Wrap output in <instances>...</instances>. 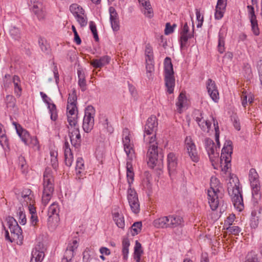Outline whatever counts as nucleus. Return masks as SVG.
I'll list each match as a JSON object with an SVG mask.
<instances>
[{"label":"nucleus","mask_w":262,"mask_h":262,"mask_svg":"<svg viewBox=\"0 0 262 262\" xmlns=\"http://www.w3.org/2000/svg\"><path fill=\"white\" fill-rule=\"evenodd\" d=\"M192 33L189 31V27L187 24L185 23L180 32L179 41L181 48H184L186 47L188 39L192 38Z\"/></svg>","instance_id":"nucleus-20"},{"label":"nucleus","mask_w":262,"mask_h":262,"mask_svg":"<svg viewBox=\"0 0 262 262\" xmlns=\"http://www.w3.org/2000/svg\"><path fill=\"white\" fill-rule=\"evenodd\" d=\"M176 27L175 25L171 26L169 23H167L165 29V34L166 35H169L172 33L174 31V28Z\"/></svg>","instance_id":"nucleus-63"},{"label":"nucleus","mask_w":262,"mask_h":262,"mask_svg":"<svg viewBox=\"0 0 262 262\" xmlns=\"http://www.w3.org/2000/svg\"><path fill=\"white\" fill-rule=\"evenodd\" d=\"M249 179L250 183V186L260 184L259 181V176L256 170L254 168L250 169L249 171Z\"/></svg>","instance_id":"nucleus-43"},{"label":"nucleus","mask_w":262,"mask_h":262,"mask_svg":"<svg viewBox=\"0 0 262 262\" xmlns=\"http://www.w3.org/2000/svg\"><path fill=\"white\" fill-rule=\"evenodd\" d=\"M168 216H162L154 220V226L157 228H169Z\"/></svg>","instance_id":"nucleus-38"},{"label":"nucleus","mask_w":262,"mask_h":262,"mask_svg":"<svg viewBox=\"0 0 262 262\" xmlns=\"http://www.w3.org/2000/svg\"><path fill=\"white\" fill-rule=\"evenodd\" d=\"M221 184L215 177L210 178V188L208 190V199L210 207L212 210H215L219 206L220 200L218 193L220 192Z\"/></svg>","instance_id":"nucleus-7"},{"label":"nucleus","mask_w":262,"mask_h":262,"mask_svg":"<svg viewBox=\"0 0 262 262\" xmlns=\"http://www.w3.org/2000/svg\"><path fill=\"white\" fill-rule=\"evenodd\" d=\"M12 124L15 126L16 132L21 140L27 145L31 143L32 139L29 133L26 130L23 129L17 122H13Z\"/></svg>","instance_id":"nucleus-25"},{"label":"nucleus","mask_w":262,"mask_h":262,"mask_svg":"<svg viewBox=\"0 0 262 262\" xmlns=\"http://www.w3.org/2000/svg\"><path fill=\"white\" fill-rule=\"evenodd\" d=\"M43 190L42 196V203L44 206L48 204L54 191V177L51 169L46 168L43 176Z\"/></svg>","instance_id":"nucleus-5"},{"label":"nucleus","mask_w":262,"mask_h":262,"mask_svg":"<svg viewBox=\"0 0 262 262\" xmlns=\"http://www.w3.org/2000/svg\"><path fill=\"white\" fill-rule=\"evenodd\" d=\"M187 105V100L186 96L182 93H180L176 103L177 111L179 113H181L183 110L186 107Z\"/></svg>","instance_id":"nucleus-35"},{"label":"nucleus","mask_w":262,"mask_h":262,"mask_svg":"<svg viewBox=\"0 0 262 262\" xmlns=\"http://www.w3.org/2000/svg\"><path fill=\"white\" fill-rule=\"evenodd\" d=\"M167 163L169 169L174 170L177 165V157L173 152L167 155Z\"/></svg>","instance_id":"nucleus-44"},{"label":"nucleus","mask_w":262,"mask_h":262,"mask_svg":"<svg viewBox=\"0 0 262 262\" xmlns=\"http://www.w3.org/2000/svg\"><path fill=\"white\" fill-rule=\"evenodd\" d=\"M89 27L91 31H92L94 38L96 41H98L99 37L97 34L96 26L95 24L93 21H90L89 24Z\"/></svg>","instance_id":"nucleus-59"},{"label":"nucleus","mask_w":262,"mask_h":262,"mask_svg":"<svg viewBox=\"0 0 262 262\" xmlns=\"http://www.w3.org/2000/svg\"><path fill=\"white\" fill-rule=\"evenodd\" d=\"M77 74L78 78V85L82 91H84L86 89L84 73L82 70H78Z\"/></svg>","instance_id":"nucleus-45"},{"label":"nucleus","mask_w":262,"mask_h":262,"mask_svg":"<svg viewBox=\"0 0 262 262\" xmlns=\"http://www.w3.org/2000/svg\"><path fill=\"white\" fill-rule=\"evenodd\" d=\"M109 13L112 28L114 31H118L120 29V23L118 13L113 7H110Z\"/></svg>","instance_id":"nucleus-26"},{"label":"nucleus","mask_w":262,"mask_h":262,"mask_svg":"<svg viewBox=\"0 0 262 262\" xmlns=\"http://www.w3.org/2000/svg\"><path fill=\"white\" fill-rule=\"evenodd\" d=\"M232 150L231 141H226L222 148L220 157V166L222 170L225 172H226L231 167Z\"/></svg>","instance_id":"nucleus-9"},{"label":"nucleus","mask_w":262,"mask_h":262,"mask_svg":"<svg viewBox=\"0 0 262 262\" xmlns=\"http://www.w3.org/2000/svg\"><path fill=\"white\" fill-rule=\"evenodd\" d=\"M78 245V242L76 239L73 240L71 242H70L68 244L64 254H67L69 257H74L75 254V251H76Z\"/></svg>","instance_id":"nucleus-39"},{"label":"nucleus","mask_w":262,"mask_h":262,"mask_svg":"<svg viewBox=\"0 0 262 262\" xmlns=\"http://www.w3.org/2000/svg\"><path fill=\"white\" fill-rule=\"evenodd\" d=\"M22 197L24 199L23 204L28 207L31 214L30 220L33 221V194L30 189H25L22 192Z\"/></svg>","instance_id":"nucleus-22"},{"label":"nucleus","mask_w":262,"mask_h":262,"mask_svg":"<svg viewBox=\"0 0 262 262\" xmlns=\"http://www.w3.org/2000/svg\"><path fill=\"white\" fill-rule=\"evenodd\" d=\"M235 216L234 214H231L229 215L227 219L225 221V225L231 226L234 221Z\"/></svg>","instance_id":"nucleus-64"},{"label":"nucleus","mask_w":262,"mask_h":262,"mask_svg":"<svg viewBox=\"0 0 262 262\" xmlns=\"http://www.w3.org/2000/svg\"><path fill=\"white\" fill-rule=\"evenodd\" d=\"M59 216H48V226L51 231L55 230L59 224Z\"/></svg>","instance_id":"nucleus-42"},{"label":"nucleus","mask_w":262,"mask_h":262,"mask_svg":"<svg viewBox=\"0 0 262 262\" xmlns=\"http://www.w3.org/2000/svg\"><path fill=\"white\" fill-rule=\"evenodd\" d=\"M70 11L81 27L87 25L88 18L84 10L77 4H72L69 8Z\"/></svg>","instance_id":"nucleus-11"},{"label":"nucleus","mask_w":262,"mask_h":262,"mask_svg":"<svg viewBox=\"0 0 262 262\" xmlns=\"http://www.w3.org/2000/svg\"><path fill=\"white\" fill-rule=\"evenodd\" d=\"M227 0H217L215 8L214 17L216 19H221L224 16Z\"/></svg>","instance_id":"nucleus-30"},{"label":"nucleus","mask_w":262,"mask_h":262,"mask_svg":"<svg viewBox=\"0 0 262 262\" xmlns=\"http://www.w3.org/2000/svg\"><path fill=\"white\" fill-rule=\"evenodd\" d=\"M18 165L20 167L21 172L25 173L27 170V166L24 157L20 156L18 157Z\"/></svg>","instance_id":"nucleus-57"},{"label":"nucleus","mask_w":262,"mask_h":262,"mask_svg":"<svg viewBox=\"0 0 262 262\" xmlns=\"http://www.w3.org/2000/svg\"><path fill=\"white\" fill-rule=\"evenodd\" d=\"M143 188L146 190V191H148V192H150L152 190V184L148 180V179L146 178L144 179L142 183Z\"/></svg>","instance_id":"nucleus-60"},{"label":"nucleus","mask_w":262,"mask_h":262,"mask_svg":"<svg viewBox=\"0 0 262 262\" xmlns=\"http://www.w3.org/2000/svg\"><path fill=\"white\" fill-rule=\"evenodd\" d=\"M111 59V57L108 55L103 56L99 59H93L91 62V64L95 68H100L108 64Z\"/></svg>","instance_id":"nucleus-33"},{"label":"nucleus","mask_w":262,"mask_h":262,"mask_svg":"<svg viewBox=\"0 0 262 262\" xmlns=\"http://www.w3.org/2000/svg\"><path fill=\"white\" fill-rule=\"evenodd\" d=\"M6 222L7 228L3 225L5 239L11 243L16 242L17 244L19 243L21 244L23 239L22 230L17 222L11 216L7 217Z\"/></svg>","instance_id":"nucleus-2"},{"label":"nucleus","mask_w":262,"mask_h":262,"mask_svg":"<svg viewBox=\"0 0 262 262\" xmlns=\"http://www.w3.org/2000/svg\"><path fill=\"white\" fill-rule=\"evenodd\" d=\"M77 95L75 91L69 94L66 108V116L70 125H75L78 122V110L77 106Z\"/></svg>","instance_id":"nucleus-4"},{"label":"nucleus","mask_w":262,"mask_h":262,"mask_svg":"<svg viewBox=\"0 0 262 262\" xmlns=\"http://www.w3.org/2000/svg\"><path fill=\"white\" fill-rule=\"evenodd\" d=\"M148 146L147 158V164L149 167L153 168L156 165L158 159V146L156 141L152 143H145Z\"/></svg>","instance_id":"nucleus-14"},{"label":"nucleus","mask_w":262,"mask_h":262,"mask_svg":"<svg viewBox=\"0 0 262 262\" xmlns=\"http://www.w3.org/2000/svg\"><path fill=\"white\" fill-rule=\"evenodd\" d=\"M139 4L142 6V11L144 15L148 18H151L154 16L153 10L149 0H138Z\"/></svg>","instance_id":"nucleus-31"},{"label":"nucleus","mask_w":262,"mask_h":262,"mask_svg":"<svg viewBox=\"0 0 262 262\" xmlns=\"http://www.w3.org/2000/svg\"><path fill=\"white\" fill-rule=\"evenodd\" d=\"M33 7L34 13L36 15L37 18L39 20L44 19L46 15V11L43 1L41 0L34 2Z\"/></svg>","instance_id":"nucleus-24"},{"label":"nucleus","mask_w":262,"mask_h":262,"mask_svg":"<svg viewBox=\"0 0 262 262\" xmlns=\"http://www.w3.org/2000/svg\"><path fill=\"white\" fill-rule=\"evenodd\" d=\"M227 34V29L222 27L218 34V45L217 49L220 53H223L225 51V39Z\"/></svg>","instance_id":"nucleus-29"},{"label":"nucleus","mask_w":262,"mask_h":262,"mask_svg":"<svg viewBox=\"0 0 262 262\" xmlns=\"http://www.w3.org/2000/svg\"><path fill=\"white\" fill-rule=\"evenodd\" d=\"M169 228H175L181 226L183 223V218L177 215H168Z\"/></svg>","instance_id":"nucleus-37"},{"label":"nucleus","mask_w":262,"mask_h":262,"mask_svg":"<svg viewBox=\"0 0 262 262\" xmlns=\"http://www.w3.org/2000/svg\"><path fill=\"white\" fill-rule=\"evenodd\" d=\"M193 118L202 131L209 133L212 123L209 120L204 118L202 111L199 110H195L193 113Z\"/></svg>","instance_id":"nucleus-15"},{"label":"nucleus","mask_w":262,"mask_h":262,"mask_svg":"<svg viewBox=\"0 0 262 262\" xmlns=\"http://www.w3.org/2000/svg\"><path fill=\"white\" fill-rule=\"evenodd\" d=\"M158 126V121L155 116L148 118L144 127V141L152 143L156 140V131Z\"/></svg>","instance_id":"nucleus-8"},{"label":"nucleus","mask_w":262,"mask_h":262,"mask_svg":"<svg viewBox=\"0 0 262 262\" xmlns=\"http://www.w3.org/2000/svg\"><path fill=\"white\" fill-rule=\"evenodd\" d=\"M130 245L129 241L127 238H123L122 241V255L123 258L126 259L128 257L129 247Z\"/></svg>","instance_id":"nucleus-52"},{"label":"nucleus","mask_w":262,"mask_h":262,"mask_svg":"<svg viewBox=\"0 0 262 262\" xmlns=\"http://www.w3.org/2000/svg\"><path fill=\"white\" fill-rule=\"evenodd\" d=\"M6 101L7 107H13L14 105L15 98L11 95L7 96Z\"/></svg>","instance_id":"nucleus-62"},{"label":"nucleus","mask_w":262,"mask_h":262,"mask_svg":"<svg viewBox=\"0 0 262 262\" xmlns=\"http://www.w3.org/2000/svg\"><path fill=\"white\" fill-rule=\"evenodd\" d=\"M84 262H99L98 256L92 248H86L83 253Z\"/></svg>","instance_id":"nucleus-28"},{"label":"nucleus","mask_w":262,"mask_h":262,"mask_svg":"<svg viewBox=\"0 0 262 262\" xmlns=\"http://www.w3.org/2000/svg\"><path fill=\"white\" fill-rule=\"evenodd\" d=\"M227 189L235 208L239 212L243 210L244 205L242 188L239 186L238 178L233 174H230L229 182L227 184Z\"/></svg>","instance_id":"nucleus-1"},{"label":"nucleus","mask_w":262,"mask_h":262,"mask_svg":"<svg viewBox=\"0 0 262 262\" xmlns=\"http://www.w3.org/2000/svg\"><path fill=\"white\" fill-rule=\"evenodd\" d=\"M17 213V215L19 216V221L20 224L25 225L26 223L27 220L24 209L19 207Z\"/></svg>","instance_id":"nucleus-56"},{"label":"nucleus","mask_w":262,"mask_h":262,"mask_svg":"<svg viewBox=\"0 0 262 262\" xmlns=\"http://www.w3.org/2000/svg\"><path fill=\"white\" fill-rule=\"evenodd\" d=\"M213 121V124L215 129V140L216 145H215L213 141L210 138H206L204 140V144L206 150L207 152L210 161L212 165L218 160L219 156V149L220 148V143L219 141L220 131L217 121H215L213 118H212Z\"/></svg>","instance_id":"nucleus-3"},{"label":"nucleus","mask_w":262,"mask_h":262,"mask_svg":"<svg viewBox=\"0 0 262 262\" xmlns=\"http://www.w3.org/2000/svg\"><path fill=\"white\" fill-rule=\"evenodd\" d=\"M127 198L132 212L135 214L139 213L140 211V204L138 197L136 191L131 187L128 188Z\"/></svg>","instance_id":"nucleus-16"},{"label":"nucleus","mask_w":262,"mask_h":262,"mask_svg":"<svg viewBox=\"0 0 262 262\" xmlns=\"http://www.w3.org/2000/svg\"><path fill=\"white\" fill-rule=\"evenodd\" d=\"M226 229L229 232L234 235H237L241 232V229L238 226H229Z\"/></svg>","instance_id":"nucleus-61"},{"label":"nucleus","mask_w":262,"mask_h":262,"mask_svg":"<svg viewBox=\"0 0 262 262\" xmlns=\"http://www.w3.org/2000/svg\"><path fill=\"white\" fill-rule=\"evenodd\" d=\"M146 74L149 79H153L155 71L153 58L150 55H148V59H146Z\"/></svg>","instance_id":"nucleus-36"},{"label":"nucleus","mask_w":262,"mask_h":262,"mask_svg":"<svg viewBox=\"0 0 262 262\" xmlns=\"http://www.w3.org/2000/svg\"><path fill=\"white\" fill-rule=\"evenodd\" d=\"M247 9L248 18L251 23L252 31L255 35L257 36L259 34V29L254 7L252 6L248 5Z\"/></svg>","instance_id":"nucleus-18"},{"label":"nucleus","mask_w":262,"mask_h":262,"mask_svg":"<svg viewBox=\"0 0 262 262\" xmlns=\"http://www.w3.org/2000/svg\"><path fill=\"white\" fill-rule=\"evenodd\" d=\"M112 217L116 226L122 229L125 227L124 217L122 213L119 211V208L114 209L112 211Z\"/></svg>","instance_id":"nucleus-27"},{"label":"nucleus","mask_w":262,"mask_h":262,"mask_svg":"<svg viewBox=\"0 0 262 262\" xmlns=\"http://www.w3.org/2000/svg\"><path fill=\"white\" fill-rule=\"evenodd\" d=\"M38 42L41 51L43 52L49 53L50 51V47L46 39L45 38L40 37L38 38Z\"/></svg>","instance_id":"nucleus-50"},{"label":"nucleus","mask_w":262,"mask_h":262,"mask_svg":"<svg viewBox=\"0 0 262 262\" xmlns=\"http://www.w3.org/2000/svg\"><path fill=\"white\" fill-rule=\"evenodd\" d=\"M184 149L193 162H198L200 157L194 142L191 136H186L184 140Z\"/></svg>","instance_id":"nucleus-13"},{"label":"nucleus","mask_w":262,"mask_h":262,"mask_svg":"<svg viewBox=\"0 0 262 262\" xmlns=\"http://www.w3.org/2000/svg\"><path fill=\"white\" fill-rule=\"evenodd\" d=\"M37 244L35 246V252L34 254L35 262H41L45 257L46 248L42 243L43 237H39L37 239Z\"/></svg>","instance_id":"nucleus-21"},{"label":"nucleus","mask_w":262,"mask_h":262,"mask_svg":"<svg viewBox=\"0 0 262 262\" xmlns=\"http://www.w3.org/2000/svg\"><path fill=\"white\" fill-rule=\"evenodd\" d=\"M95 114V109L92 105H89L85 108L82 128L86 133H89L93 128Z\"/></svg>","instance_id":"nucleus-12"},{"label":"nucleus","mask_w":262,"mask_h":262,"mask_svg":"<svg viewBox=\"0 0 262 262\" xmlns=\"http://www.w3.org/2000/svg\"><path fill=\"white\" fill-rule=\"evenodd\" d=\"M206 88L211 99L214 102H218L220 98L219 93L215 82L211 79H208L206 81Z\"/></svg>","instance_id":"nucleus-19"},{"label":"nucleus","mask_w":262,"mask_h":262,"mask_svg":"<svg viewBox=\"0 0 262 262\" xmlns=\"http://www.w3.org/2000/svg\"><path fill=\"white\" fill-rule=\"evenodd\" d=\"M20 79L17 76H14L13 78V83L14 87V93L18 97L21 95V88L20 84Z\"/></svg>","instance_id":"nucleus-51"},{"label":"nucleus","mask_w":262,"mask_h":262,"mask_svg":"<svg viewBox=\"0 0 262 262\" xmlns=\"http://www.w3.org/2000/svg\"><path fill=\"white\" fill-rule=\"evenodd\" d=\"M164 76L166 92L172 94L175 86V78L171 60L168 57H166L164 61Z\"/></svg>","instance_id":"nucleus-6"},{"label":"nucleus","mask_w":262,"mask_h":262,"mask_svg":"<svg viewBox=\"0 0 262 262\" xmlns=\"http://www.w3.org/2000/svg\"><path fill=\"white\" fill-rule=\"evenodd\" d=\"M75 171L76 178L80 181L83 179L86 174L84 160L81 157H78L76 160Z\"/></svg>","instance_id":"nucleus-23"},{"label":"nucleus","mask_w":262,"mask_h":262,"mask_svg":"<svg viewBox=\"0 0 262 262\" xmlns=\"http://www.w3.org/2000/svg\"><path fill=\"white\" fill-rule=\"evenodd\" d=\"M10 34L14 39H18L20 37V32L18 28L13 27L10 30Z\"/></svg>","instance_id":"nucleus-58"},{"label":"nucleus","mask_w":262,"mask_h":262,"mask_svg":"<svg viewBox=\"0 0 262 262\" xmlns=\"http://www.w3.org/2000/svg\"><path fill=\"white\" fill-rule=\"evenodd\" d=\"M64 162L67 166L70 167L73 161V155L68 142H65L64 146Z\"/></svg>","instance_id":"nucleus-34"},{"label":"nucleus","mask_w":262,"mask_h":262,"mask_svg":"<svg viewBox=\"0 0 262 262\" xmlns=\"http://www.w3.org/2000/svg\"><path fill=\"white\" fill-rule=\"evenodd\" d=\"M50 162L53 168L56 169L58 167V152L55 150H51L50 151Z\"/></svg>","instance_id":"nucleus-47"},{"label":"nucleus","mask_w":262,"mask_h":262,"mask_svg":"<svg viewBox=\"0 0 262 262\" xmlns=\"http://www.w3.org/2000/svg\"><path fill=\"white\" fill-rule=\"evenodd\" d=\"M252 191V201L254 205L258 204L261 199L262 191L260 184L251 186Z\"/></svg>","instance_id":"nucleus-32"},{"label":"nucleus","mask_w":262,"mask_h":262,"mask_svg":"<svg viewBox=\"0 0 262 262\" xmlns=\"http://www.w3.org/2000/svg\"><path fill=\"white\" fill-rule=\"evenodd\" d=\"M132 161L127 160L126 162V177L129 187H131V184L134 180V173L133 169Z\"/></svg>","instance_id":"nucleus-40"},{"label":"nucleus","mask_w":262,"mask_h":262,"mask_svg":"<svg viewBox=\"0 0 262 262\" xmlns=\"http://www.w3.org/2000/svg\"><path fill=\"white\" fill-rule=\"evenodd\" d=\"M0 144L4 146L7 144V138L5 130L3 128V125L0 123Z\"/></svg>","instance_id":"nucleus-55"},{"label":"nucleus","mask_w":262,"mask_h":262,"mask_svg":"<svg viewBox=\"0 0 262 262\" xmlns=\"http://www.w3.org/2000/svg\"><path fill=\"white\" fill-rule=\"evenodd\" d=\"M143 253L141 244L138 241H136L134 252V258L136 262H141V257Z\"/></svg>","instance_id":"nucleus-41"},{"label":"nucleus","mask_w":262,"mask_h":262,"mask_svg":"<svg viewBox=\"0 0 262 262\" xmlns=\"http://www.w3.org/2000/svg\"><path fill=\"white\" fill-rule=\"evenodd\" d=\"M49 114H50V118L53 121H55L58 118L57 111L55 104L53 102H51L47 105Z\"/></svg>","instance_id":"nucleus-46"},{"label":"nucleus","mask_w":262,"mask_h":262,"mask_svg":"<svg viewBox=\"0 0 262 262\" xmlns=\"http://www.w3.org/2000/svg\"><path fill=\"white\" fill-rule=\"evenodd\" d=\"M132 135L129 130L124 128L122 132V141L123 148L127 156V160H133L135 157L134 145L133 142L131 140Z\"/></svg>","instance_id":"nucleus-10"},{"label":"nucleus","mask_w":262,"mask_h":262,"mask_svg":"<svg viewBox=\"0 0 262 262\" xmlns=\"http://www.w3.org/2000/svg\"><path fill=\"white\" fill-rule=\"evenodd\" d=\"M257 214V211L255 210H253L251 212L250 225L252 228L256 229L258 226L259 216Z\"/></svg>","instance_id":"nucleus-48"},{"label":"nucleus","mask_w":262,"mask_h":262,"mask_svg":"<svg viewBox=\"0 0 262 262\" xmlns=\"http://www.w3.org/2000/svg\"><path fill=\"white\" fill-rule=\"evenodd\" d=\"M59 208L57 203H53L49 207L48 212V216H59Z\"/></svg>","instance_id":"nucleus-49"},{"label":"nucleus","mask_w":262,"mask_h":262,"mask_svg":"<svg viewBox=\"0 0 262 262\" xmlns=\"http://www.w3.org/2000/svg\"><path fill=\"white\" fill-rule=\"evenodd\" d=\"M245 262H259L257 254L253 251L249 252Z\"/></svg>","instance_id":"nucleus-54"},{"label":"nucleus","mask_w":262,"mask_h":262,"mask_svg":"<svg viewBox=\"0 0 262 262\" xmlns=\"http://www.w3.org/2000/svg\"><path fill=\"white\" fill-rule=\"evenodd\" d=\"M142 228V223L141 222H137L134 223L131 227L132 235H137L140 232Z\"/></svg>","instance_id":"nucleus-53"},{"label":"nucleus","mask_w":262,"mask_h":262,"mask_svg":"<svg viewBox=\"0 0 262 262\" xmlns=\"http://www.w3.org/2000/svg\"><path fill=\"white\" fill-rule=\"evenodd\" d=\"M68 128L69 131V136L71 144L75 147L79 146L81 142V136L79 132L78 122H76L74 126L73 125H70L68 124Z\"/></svg>","instance_id":"nucleus-17"}]
</instances>
